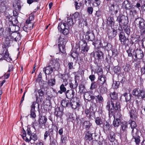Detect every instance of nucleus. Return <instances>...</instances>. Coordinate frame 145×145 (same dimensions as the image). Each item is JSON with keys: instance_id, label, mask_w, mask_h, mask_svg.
Segmentation results:
<instances>
[{"instance_id": "obj_1", "label": "nucleus", "mask_w": 145, "mask_h": 145, "mask_svg": "<svg viewBox=\"0 0 145 145\" xmlns=\"http://www.w3.org/2000/svg\"><path fill=\"white\" fill-rule=\"evenodd\" d=\"M121 106L118 99L108 101L107 103L106 108L108 111V115L110 117L113 116L115 113V111L120 110Z\"/></svg>"}, {"instance_id": "obj_2", "label": "nucleus", "mask_w": 145, "mask_h": 145, "mask_svg": "<svg viewBox=\"0 0 145 145\" xmlns=\"http://www.w3.org/2000/svg\"><path fill=\"white\" fill-rule=\"evenodd\" d=\"M4 37L7 39L11 41L14 40L15 41H19L21 39L20 33L16 32H9L5 31V34H3Z\"/></svg>"}, {"instance_id": "obj_3", "label": "nucleus", "mask_w": 145, "mask_h": 145, "mask_svg": "<svg viewBox=\"0 0 145 145\" xmlns=\"http://www.w3.org/2000/svg\"><path fill=\"white\" fill-rule=\"evenodd\" d=\"M12 24H13L9 25L8 28L5 31H8L9 32H16L20 28L19 26L16 25L18 21L16 18H13L12 20Z\"/></svg>"}, {"instance_id": "obj_4", "label": "nucleus", "mask_w": 145, "mask_h": 145, "mask_svg": "<svg viewBox=\"0 0 145 145\" xmlns=\"http://www.w3.org/2000/svg\"><path fill=\"white\" fill-rule=\"evenodd\" d=\"M134 24L136 28L140 29L144 26L145 21L141 18H138L135 19Z\"/></svg>"}, {"instance_id": "obj_5", "label": "nucleus", "mask_w": 145, "mask_h": 145, "mask_svg": "<svg viewBox=\"0 0 145 145\" xmlns=\"http://www.w3.org/2000/svg\"><path fill=\"white\" fill-rule=\"evenodd\" d=\"M58 30L64 35H66L69 33V27L65 23H59L58 26Z\"/></svg>"}, {"instance_id": "obj_6", "label": "nucleus", "mask_w": 145, "mask_h": 145, "mask_svg": "<svg viewBox=\"0 0 145 145\" xmlns=\"http://www.w3.org/2000/svg\"><path fill=\"white\" fill-rule=\"evenodd\" d=\"M53 69L52 68V63L50 62L48 64V65L43 68V71L44 72L47 77V74H50L54 71Z\"/></svg>"}, {"instance_id": "obj_7", "label": "nucleus", "mask_w": 145, "mask_h": 145, "mask_svg": "<svg viewBox=\"0 0 145 145\" xmlns=\"http://www.w3.org/2000/svg\"><path fill=\"white\" fill-rule=\"evenodd\" d=\"M129 124L132 129L131 134L134 135L136 133H138V130L136 128L137 125L136 122L132 120H130L129 121Z\"/></svg>"}, {"instance_id": "obj_8", "label": "nucleus", "mask_w": 145, "mask_h": 145, "mask_svg": "<svg viewBox=\"0 0 145 145\" xmlns=\"http://www.w3.org/2000/svg\"><path fill=\"white\" fill-rule=\"evenodd\" d=\"M119 40L121 44L126 45L127 44L126 41L128 40V39L126 38L125 33L123 32H121L119 35Z\"/></svg>"}, {"instance_id": "obj_9", "label": "nucleus", "mask_w": 145, "mask_h": 145, "mask_svg": "<svg viewBox=\"0 0 145 145\" xmlns=\"http://www.w3.org/2000/svg\"><path fill=\"white\" fill-rule=\"evenodd\" d=\"M116 21L119 22V26H120L121 24H126L127 22L126 17L123 15L118 16L117 17Z\"/></svg>"}, {"instance_id": "obj_10", "label": "nucleus", "mask_w": 145, "mask_h": 145, "mask_svg": "<svg viewBox=\"0 0 145 145\" xmlns=\"http://www.w3.org/2000/svg\"><path fill=\"white\" fill-rule=\"evenodd\" d=\"M86 38L89 41H93L94 40L95 37L93 32L90 30L88 31L86 33Z\"/></svg>"}, {"instance_id": "obj_11", "label": "nucleus", "mask_w": 145, "mask_h": 145, "mask_svg": "<svg viewBox=\"0 0 145 145\" xmlns=\"http://www.w3.org/2000/svg\"><path fill=\"white\" fill-rule=\"evenodd\" d=\"M80 102L77 99L75 101L71 100L70 101V105L71 106L72 109H75L79 108L80 106Z\"/></svg>"}, {"instance_id": "obj_12", "label": "nucleus", "mask_w": 145, "mask_h": 145, "mask_svg": "<svg viewBox=\"0 0 145 145\" xmlns=\"http://www.w3.org/2000/svg\"><path fill=\"white\" fill-rule=\"evenodd\" d=\"M144 56L143 52L140 49H137L135 50V57L136 58L138 59H141Z\"/></svg>"}, {"instance_id": "obj_13", "label": "nucleus", "mask_w": 145, "mask_h": 145, "mask_svg": "<svg viewBox=\"0 0 145 145\" xmlns=\"http://www.w3.org/2000/svg\"><path fill=\"white\" fill-rule=\"evenodd\" d=\"M111 29L107 31V34L109 38L112 39L115 37L116 35V31L111 27Z\"/></svg>"}, {"instance_id": "obj_14", "label": "nucleus", "mask_w": 145, "mask_h": 145, "mask_svg": "<svg viewBox=\"0 0 145 145\" xmlns=\"http://www.w3.org/2000/svg\"><path fill=\"white\" fill-rule=\"evenodd\" d=\"M98 79L99 82L98 84V85H105V86H107V84L106 83V78L104 75H101L99 76Z\"/></svg>"}, {"instance_id": "obj_15", "label": "nucleus", "mask_w": 145, "mask_h": 145, "mask_svg": "<svg viewBox=\"0 0 145 145\" xmlns=\"http://www.w3.org/2000/svg\"><path fill=\"white\" fill-rule=\"evenodd\" d=\"M110 10L113 11L115 14H117L120 9L119 6L116 3H113L111 4L110 7Z\"/></svg>"}, {"instance_id": "obj_16", "label": "nucleus", "mask_w": 145, "mask_h": 145, "mask_svg": "<svg viewBox=\"0 0 145 145\" xmlns=\"http://www.w3.org/2000/svg\"><path fill=\"white\" fill-rule=\"evenodd\" d=\"M74 91L73 89L68 90L65 93L67 98L69 99H73L74 97Z\"/></svg>"}, {"instance_id": "obj_17", "label": "nucleus", "mask_w": 145, "mask_h": 145, "mask_svg": "<svg viewBox=\"0 0 145 145\" xmlns=\"http://www.w3.org/2000/svg\"><path fill=\"white\" fill-rule=\"evenodd\" d=\"M81 43V52L82 53H84V52H87L89 49L87 46V44L85 41L84 40H82Z\"/></svg>"}, {"instance_id": "obj_18", "label": "nucleus", "mask_w": 145, "mask_h": 145, "mask_svg": "<svg viewBox=\"0 0 145 145\" xmlns=\"http://www.w3.org/2000/svg\"><path fill=\"white\" fill-rule=\"evenodd\" d=\"M36 105L35 102H33L32 105L31 106V109L30 110V115L33 118H35L36 116L35 113V105Z\"/></svg>"}, {"instance_id": "obj_19", "label": "nucleus", "mask_w": 145, "mask_h": 145, "mask_svg": "<svg viewBox=\"0 0 145 145\" xmlns=\"http://www.w3.org/2000/svg\"><path fill=\"white\" fill-rule=\"evenodd\" d=\"M35 96L36 98V104H37L38 106V108L39 109V105L41 103L42 101V97H39L37 93L35 92Z\"/></svg>"}, {"instance_id": "obj_20", "label": "nucleus", "mask_w": 145, "mask_h": 145, "mask_svg": "<svg viewBox=\"0 0 145 145\" xmlns=\"http://www.w3.org/2000/svg\"><path fill=\"white\" fill-rule=\"evenodd\" d=\"M69 87L71 89H76L78 84L77 80L75 78L74 81H71V83H69Z\"/></svg>"}, {"instance_id": "obj_21", "label": "nucleus", "mask_w": 145, "mask_h": 145, "mask_svg": "<svg viewBox=\"0 0 145 145\" xmlns=\"http://www.w3.org/2000/svg\"><path fill=\"white\" fill-rule=\"evenodd\" d=\"M83 125V127L87 130H89L92 126V123L89 121H84Z\"/></svg>"}, {"instance_id": "obj_22", "label": "nucleus", "mask_w": 145, "mask_h": 145, "mask_svg": "<svg viewBox=\"0 0 145 145\" xmlns=\"http://www.w3.org/2000/svg\"><path fill=\"white\" fill-rule=\"evenodd\" d=\"M131 135L133 137V138L135 140V142L136 144L138 145L140 142V137L138 135V133H136L134 135L133 134H131Z\"/></svg>"}, {"instance_id": "obj_23", "label": "nucleus", "mask_w": 145, "mask_h": 145, "mask_svg": "<svg viewBox=\"0 0 145 145\" xmlns=\"http://www.w3.org/2000/svg\"><path fill=\"white\" fill-rule=\"evenodd\" d=\"M99 86L98 89H100V92L102 93H105L107 91V88L106 87L107 86L105 85H98Z\"/></svg>"}, {"instance_id": "obj_24", "label": "nucleus", "mask_w": 145, "mask_h": 145, "mask_svg": "<svg viewBox=\"0 0 145 145\" xmlns=\"http://www.w3.org/2000/svg\"><path fill=\"white\" fill-rule=\"evenodd\" d=\"M50 139L54 138V136L57 134V132L53 129H48Z\"/></svg>"}, {"instance_id": "obj_25", "label": "nucleus", "mask_w": 145, "mask_h": 145, "mask_svg": "<svg viewBox=\"0 0 145 145\" xmlns=\"http://www.w3.org/2000/svg\"><path fill=\"white\" fill-rule=\"evenodd\" d=\"M13 6L16 9H20L21 7L20 0H15L13 2Z\"/></svg>"}, {"instance_id": "obj_26", "label": "nucleus", "mask_w": 145, "mask_h": 145, "mask_svg": "<svg viewBox=\"0 0 145 145\" xmlns=\"http://www.w3.org/2000/svg\"><path fill=\"white\" fill-rule=\"evenodd\" d=\"M89 92H86L84 93V97L85 99L88 101H91L95 98L94 96H91Z\"/></svg>"}, {"instance_id": "obj_27", "label": "nucleus", "mask_w": 145, "mask_h": 145, "mask_svg": "<svg viewBox=\"0 0 145 145\" xmlns=\"http://www.w3.org/2000/svg\"><path fill=\"white\" fill-rule=\"evenodd\" d=\"M61 76L63 80V84L65 86H66L68 84L67 80L69 78V75L67 74H65L62 75Z\"/></svg>"}, {"instance_id": "obj_28", "label": "nucleus", "mask_w": 145, "mask_h": 145, "mask_svg": "<svg viewBox=\"0 0 145 145\" xmlns=\"http://www.w3.org/2000/svg\"><path fill=\"white\" fill-rule=\"evenodd\" d=\"M130 116L133 120H136L137 118V113L136 111L132 109L130 112Z\"/></svg>"}, {"instance_id": "obj_29", "label": "nucleus", "mask_w": 145, "mask_h": 145, "mask_svg": "<svg viewBox=\"0 0 145 145\" xmlns=\"http://www.w3.org/2000/svg\"><path fill=\"white\" fill-rule=\"evenodd\" d=\"M115 23L114 20L112 17H109L107 19V25L112 27V25H114Z\"/></svg>"}, {"instance_id": "obj_30", "label": "nucleus", "mask_w": 145, "mask_h": 145, "mask_svg": "<svg viewBox=\"0 0 145 145\" xmlns=\"http://www.w3.org/2000/svg\"><path fill=\"white\" fill-rule=\"evenodd\" d=\"M110 99L108 101H112L113 100L118 99L117 94L115 92H111L110 94Z\"/></svg>"}, {"instance_id": "obj_31", "label": "nucleus", "mask_w": 145, "mask_h": 145, "mask_svg": "<svg viewBox=\"0 0 145 145\" xmlns=\"http://www.w3.org/2000/svg\"><path fill=\"white\" fill-rule=\"evenodd\" d=\"M47 120V118L44 116H41L39 119V124L42 125L45 124Z\"/></svg>"}, {"instance_id": "obj_32", "label": "nucleus", "mask_w": 145, "mask_h": 145, "mask_svg": "<svg viewBox=\"0 0 145 145\" xmlns=\"http://www.w3.org/2000/svg\"><path fill=\"white\" fill-rule=\"evenodd\" d=\"M132 5L130 4V2L128 1H125L123 3V6L126 10L130 9Z\"/></svg>"}, {"instance_id": "obj_33", "label": "nucleus", "mask_w": 145, "mask_h": 145, "mask_svg": "<svg viewBox=\"0 0 145 145\" xmlns=\"http://www.w3.org/2000/svg\"><path fill=\"white\" fill-rule=\"evenodd\" d=\"M120 117H119V118ZM120 120L118 118H114L113 121V125L115 127H118L120 124Z\"/></svg>"}, {"instance_id": "obj_34", "label": "nucleus", "mask_w": 145, "mask_h": 145, "mask_svg": "<svg viewBox=\"0 0 145 145\" xmlns=\"http://www.w3.org/2000/svg\"><path fill=\"white\" fill-rule=\"evenodd\" d=\"M135 50L129 48L128 50L127 51V52L128 54V56L129 57H133L134 55H135Z\"/></svg>"}, {"instance_id": "obj_35", "label": "nucleus", "mask_w": 145, "mask_h": 145, "mask_svg": "<svg viewBox=\"0 0 145 145\" xmlns=\"http://www.w3.org/2000/svg\"><path fill=\"white\" fill-rule=\"evenodd\" d=\"M52 63V68L54 71L58 70L60 68V64L57 62H56L54 64H53V61H51Z\"/></svg>"}, {"instance_id": "obj_36", "label": "nucleus", "mask_w": 145, "mask_h": 145, "mask_svg": "<svg viewBox=\"0 0 145 145\" xmlns=\"http://www.w3.org/2000/svg\"><path fill=\"white\" fill-rule=\"evenodd\" d=\"M58 47L59 51L62 53L64 54L65 52V47L64 44H61V42L58 44Z\"/></svg>"}, {"instance_id": "obj_37", "label": "nucleus", "mask_w": 145, "mask_h": 145, "mask_svg": "<svg viewBox=\"0 0 145 145\" xmlns=\"http://www.w3.org/2000/svg\"><path fill=\"white\" fill-rule=\"evenodd\" d=\"M141 91L139 88H136L133 90L132 92V94L133 95L137 96V97H139L140 91Z\"/></svg>"}, {"instance_id": "obj_38", "label": "nucleus", "mask_w": 145, "mask_h": 145, "mask_svg": "<svg viewBox=\"0 0 145 145\" xmlns=\"http://www.w3.org/2000/svg\"><path fill=\"white\" fill-rule=\"evenodd\" d=\"M96 54L98 59H102L103 58L104 54L102 51H98L96 52Z\"/></svg>"}, {"instance_id": "obj_39", "label": "nucleus", "mask_w": 145, "mask_h": 145, "mask_svg": "<svg viewBox=\"0 0 145 145\" xmlns=\"http://www.w3.org/2000/svg\"><path fill=\"white\" fill-rule=\"evenodd\" d=\"M85 138L86 140H88L90 141L92 140L93 139L92 134L90 133L89 131H87L86 133Z\"/></svg>"}, {"instance_id": "obj_40", "label": "nucleus", "mask_w": 145, "mask_h": 145, "mask_svg": "<svg viewBox=\"0 0 145 145\" xmlns=\"http://www.w3.org/2000/svg\"><path fill=\"white\" fill-rule=\"evenodd\" d=\"M66 22L67 23V25L68 26V27L74 24L72 19L69 17L67 18Z\"/></svg>"}, {"instance_id": "obj_41", "label": "nucleus", "mask_w": 145, "mask_h": 145, "mask_svg": "<svg viewBox=\"0 0 145 145\" xmlns=\"http://www.w3.org/2000/svg\"><path fill=\"white\" fill-rule=\"evenodd\" d=\"M73 16L75 20H79L81 18V16L78 12H76L73 14Z\"/></svg>"}, {"instance_id": "obj_42", "label": "nucleus", "mask_w": 145, "mask_h": 145, "mask_svg": "<svg viewBox=\"0 0 145 145\" xmlns=\"http://www.w3.org/2000/svg\"><path fill=\"white\" fill-rule=\"evenodd\" d=\"M56 84V80L54 78L48 80V84L50 86H53Z\"/></svg>"}, {"instance_id": "obj_43", "label": "nucleus", "mask_w": 145, "mask_h": 145, "mask_svg": "<svg viewBox=\"0 0 145 145\" xmlns=\"http://www.w3.org/2000/svg\"><path fill=\"white\" fill-rule=\"evenodd\" d=\"M127 127V124L126 122H123L121 124V128L122 130L125 131L126 130V129Z\"/></svg>"}, {"instance_id": "obj_44", "label": "nucleus", "mask_w": 145, "mask_h": 145, "mask_svg": "<svg viewBox=\"0 0 145 145\" xmlns=\"http://www.w3.org/2000/svg\"><path fill=\"white\" fill-rule=\"evenodd\" d=\"M61 104L63 107H66L70 105V103L69 102L65 100H62Z\"/></svg>"}, {"instance_id": "obj_45", "label": "nucleus", "mask_w": 145, "mask_h": 145, "mask_svg": "<svg viewBox=\"0 0 145 145\" xmlns=\"http://www.w3.org/2000/svg\"><path fill=\"white\" fill-rule=\"evenodd\" d=\"M139 97H141V98L145 100V91L141 90L140 91Z\"/></svg>"}, {"instance_id": "obj_46", "label": "nucleus", "mask_w": 145, "mask_h": 145, "mask_svg": "<svg viewBox=\"0 0 145 145\" xmlns=\"http://www.w3.org/2000/svg\"><path fill=\"white\" fill-rule=\"evenodd\" d=\"M82 3L81 2H75V7L76 9L78 10L79 9L80 7L82 6Z\"/></svg>"}, {"instance_id": "obj_47", "label": "nucleus", "mask_w": 145, "mask_h": 145, "mask_svg": "<svg viewBox=\"0 0 145 145\" xmlns=\"http://www.w3.org/2000/svg\"><path fill=\"white\" fill-rule=\"evenodd\" d=\"M95 122L96 124L98 125H100L103 123L102 119L98 117L96 118L95 119Z\"/></svg>"}, {"instance_id": "obj_48", "label": "nucleus", "mask_w": 145, "mask_h": 145, "mask_svg": "<svg viewBox=\"0 0 145 145\" xmlns=\"http://www.w3.org/2000/svg\"><path fill=\"white\" fill-rule=\"evenodd\" d=\"M125 97V100L126 102H128L129 101L131 98V97L132 95L131 94H129L128 95L127 93H125L123 95Z\"/></svg>"}, {"instance_id": "obj_49", "label": "nucleus", "mask_w": 145, "mask_h": 145, "mask_svg": "<svg viewBox=\"0 0 145 145\" xmlns=\"http://www.w3.org/2000/svg\"><path fill=\"white\" fill-rule=\"evenodd\" d=\"M59 40L60 43L61 42V44H64V45L65 46V45L66 43V40L65 39L62 38L60 37L59 38Z\"/></svg>"}, {"instance_id": "obj_50", "label": "nucleus", "mask_w": 145, "mask_h": 145, "mask_svg": "<svg viewBox=\"0 0 145 145\" xmlns=\"http://www.w3.org/2000/svg\"><path fill=\"white\" fill-rule=\"evenodd\" d=\"M101 41L99 40H96L95 42H93V45L95 47L98 48L100 47L101 44Z\"/></svg>"}, {"instance_id": "obj_51", "label": "nucleus", "mask_w": 145, "mask_h": 145, "mask_svg": "<svg viewBox=\"0 0 145 145\" xmlns=\"http://www.w3.org/2000/svg\"><path fill=\"white\" fill-rule=\"evenodd\" d=\"M113 71L116 73H120V68L118 66H116L113 68Z\"/></svg>"}, {"instance_id": "obj_52", "label": "nucleus", "mask_w": 145, "mask_h": 145, "mask_svg": "<svg viewBox=\"0 0 145 145\" xmlns=\"http://www.w3.org/2000/svg\"><path fill=\"white\" fill-rule=\"evenodd\" d=\"M29 138H30V140H33L34 141L37 139L36 135L34 133H32L31 135L29 136Z\"/></svg>"}, {"instance_id": "obj_53", "label": "nucleus", "mask_w": 145, "mask_h": 145, "mask_svg": "<svg viewBox=\"0 0 145 145\" xmlns=\"http://www.w3.org/2000/svg\"><path fill=\"white\" fill-rule=\"evenodd\" d=\"M10 41H11L8 39H6L3 42L4 45L5 46V47H9L10 43Z\"/></svg>"}, {"instance_id": "obj_54", "label": "nucleus", "mask_w": 145, "mask_h": 145, "mask_svg": "<svg viewBox=\"0 0 145 145\" xmlns=\"http://www.w3.org/2000/svg\"><path fill=\"white\" fill-rule=\"evenodd\" d=\"M96 71L98 74L99 76L102 75L103 71L101 68L100 67H99L97 69H96Z\"/></svg>"}, {"instance_id": "obj_55", "label": "nucleus", "mask_w": 145, "mask_h": 145, "mask_svg": "<svg viewBox=\"0 0 145 145\" xmlns=\"http://www.w3.org/2000/svg\"><path fill=\"white\" fill-rule=\"evenodd\" d=\"M96 97L100 103H101L104 101L103 98L101 95L99 94Z\"/></svg>"}, {"instance_id": "obj_56", "label": "nucleus", "mask_w": 145, "mask_h": 145, "mask_svg": "<svg viewBox=\"0 0 145 145\" xmlns=\"http://www.w3.org/2000/svg\"><path fill=\"white\" fill-rule=\"evenodd\" d=\"M112 45L110 43H107L106 45L104 48V49H106L107 50H110L112 48Z\"/></svg>"}, {"instance_id": "obj_57", "label": "nucleus", "mask_w": 145, "mask_h": 145, "mask_svg": "<svg viewBox=\"0 0 145 145\" xmlns=\"http://www.w3.org/2000/svg\"><path fill=\"white\" fill-rule=\"evenodd\" d=\"M110 128V124L107 122H106V124L103 126V128L106 131L109 130Z\"/></svg>"}, {"instance_id": "obj_58", "label": "nucleus", "mask_w": 145, "mask_h": 145, "mask_svg": "<svg viewBox=\"0 0 145 145\" xmlns=\"http://www.w3.org/2000/svg\"><path fill=\"white\" fill-rule=\"evenodd\" d=\"M67 141V138L65 137H63V136H61V143L62 144H65Z\"/></svg>"}, {"instance_id": "obj_59", "label": "nucleus", "mask_w": 145, "mask_h": 145, "mask_svg": "<svg viewBox=\"0 0 145 145\" xmlns=\"http://www.w3.org/2000/svg\"><path fill=\"white\" fill-rule=\"evenodd\" d=\"M65 85L63 84H62L60 87V90L63 92H65L66 91V88L65 87Z\"/></svg>"}, {"instance_id": "obj_60", "label": "nucleus", "mask_w": 145, "mask_h": 145, "mask_svg": "<svg viewBox=\"0 0 145 145\" xmlns=\"http://www.w3.org/2000/svg\"><path fill=\"white\" fill-rule=\"evenodd\" d=\"M97 83L94 82L91 83L90 88L93 89L97 88Z\"/></svg>"}, {"instance_id": "obj_61", "label": "nucleus", "mask_w": 145, "mask_h": 145, "mask_svg": "<svg viewBox=\"0 0 145 145\" xmlns=\"http://www.w3.org/2000/svg\"><path fill=\"white\" fill-rule=\"evenodd\" d=\"M50 145H56V143L57 141L56 139L54 138L50 139Z\"/></svg>"}, {"instance_id": "obj_62", "label": "nucleus", "mask_w": 145, "mask_h": 145, "mask_svg": "<svg viewBox=\"0 0 145 145\" xmlns=\"http://www.w3.org/2000/svg\"><path fill=\"white\" fill-rule=\"evenodd\" d=\"M110 141H113L115 139V136L113 133H111L110 135Z\"/></svg>"}, {"instance_id": "obj_63", "label": "nucleus", "mask_w": 145, "mask_h": 145, "mask_svg": "<svg viewBox=\"0 0 145 145\" xmlns=\"http://www.w3.org/2000/svg\"><path fill=\"white\" fill-rule=\"evenodd\" d=\"M124 31L128 35H129L130 33V30L129 27H127L124 29Z\"/></svg>"}, {"instance_id": "obj_64", "label": "nucleus", "mask_w": 145, "mask_h": 145, "mask_svg": "<svg viewBox=\"0 0 145 145\" xmlns=\"http://www.w3.org/2000/svg\"><path fill=\"white\" fill-rule=\"evenodd\" d=\"M87 11L89 14H92L93 11V8L92 7H89L87 8Z\"/></svg>"}]
</instances>
